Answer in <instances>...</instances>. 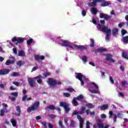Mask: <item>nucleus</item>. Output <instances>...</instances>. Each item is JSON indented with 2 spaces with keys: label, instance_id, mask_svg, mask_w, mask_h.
<instances>
[{
  "label": "nucleus",
  "instance_id": "nucleus-1",
  "mask_svg": "<svg viewBox=\"0 0 128 128\" xmlns=\"http://www.w3.org/2000/svg\"><path fill=\"white\" fill-rule=\"evenodd\" d=\"M98 28H102V32L106 34L105 36L106 40L108 41L110 40V35L112 34V30L108 28L106 26H104L100 24H98Z\"/></svg>",
  "mask_w": 128,
  "mask_h": 128
},
{
  "label": "nucleus",
  "instance_id": "nucleus-2",
  "mask_svg": "<svg viewBox=\"0 0 128 128\" xmlns=\"http://www.w3.org/2000/svg\"><path fill=\"white\" fill-rule=\"evenodd\" d=\"M48 84L50 86V88H56V84L59 86L62 84V82L60 81L57 82L56 80H54L52 78H48Z\"/></svg>",
  "mask_w": 128,
  "mask_h": 128
},
{
  "label": "nucleus",
  "instance_id": "nucleus-3",
  "mask_svg": "<svg viewBox=\"0 0 128 128\" xmlns=\"http://www.w3.org/2000/svg\"><path fill=\"white\" fill-rule=\"evenodd\" d=\"M42 78V76L41 75H39L36 77L34 78H28V80L29 86H30L31 88H34V85L36 84L34 80H40Z\"/></svg>",
  "mask_w": 128,
  "mask_h": 128
},
{
  "label": "nucleus",
  "instance_id": "nucleus-4",
  "mask_svg": "<svg viewBox=\"0 0 128 128\" xmlns=\"http://www.w3.org/2000/svg\"><path fill=\"white\" fill-rule=\"evenodd\" d=\"M12 42H17L16 43V44L18 45V44H22V42H24V39L20 37L16 38L14 36V38L12 40Z\"/></svg>",
  "mask_w": 128,
  "mask_h": 128
},
{
  "label": "nucleus",
  "instance_id": "nucleus-5",
  "mask_svg": "<svg viewBox=\"0 0 128 128\" xmlns=\"http://www.w3.org/2000/svg\"><path fill=\"white\" fill-rule=\"evenodd\" d=\"M60 44L62 46L68 47L70 48H72V46L70 45V43L66 40H60Z\"/></svg>",
  "mask_w": 128,
  "mask_h": 128
},
{
  "label": "nucleus",
  "instance_id": "nucleus-6",
  "mask_svg": "<svg viewBox=\"0 0 128 128\" xmlns=\"http://www.w3.org/2000/svg\"><path fill=\"white\" fill-rule=\"evenodd\" d=\"M99 16L100 18H104L105 20H108L112 18V16L104 13H100Z\"/></svg>",
  "mask_w": 128,
  "mask_h": 128
},
{
  "label": "nucleus",
  "instance_id": "nucleus-7",
  "mask_svg": "<svg viewBox=\"0 0 128 128\" xmlns=\"http://www.w3.org/2000/svg\"><path fill=\"white\" fill-rule=\"evenodd\" d=\"M106 56V60H108V62H114V60L112 59V55L110 54H104Z\"/></svg>",
  "mask_w": 128,
  "mask_h": 128
},
{
  "label": "nucleus",
  "instance_id": "nucleus-8",
  "mask_svg": "<svg viewBox=\"0 0 128 128\" xmlns=\"http://www.w3.org/2000/svg\"><path fill=\"white\" fill-rule=\"evenodd\" d=\"M99 2H102V6H108L109 4H110V2L106 1V0H99Z\"/></svg>",
  "mask_w": 128,
  "mask_h": 128
},
{
  "label": "nucleus",
  "instance_id": "nucleus-9",
  "mask_svg": "<svg viewBox=\"0 0 128 128\" xmlns=\"http://www.w3.org/2000/svg\"><path fill=\"white\" fill-rule=\"evenodd\" d=\"M8 72H10V70L8 69L0 70V76L8 74Z\"/></svg>",
  "mask_w": 128,
  "mask_h": 128
},
{
  "label": "nucleus",
  "instance_id": "nucleus-10",
  "mask_svg": "<svg viewBox=\"0 0 128 128\" xmlns=\"http://www.w3.org/2000/svg\"><path fill=\"white\" fill-rule=\"evenodd\" d=\"M73 46L77 50H86V48L84 46L82 45L74 44Z\"/></svg>",
  "mask_w": 128,
  "mask_h": 128
},
{
  "label": "nucleus",
  "instance_id": "nucleus-11",
  "mask_svg": "<svg viewBox=\"0 0 128 128\" xmlns=\"http://www.w3.org/2000/svg\"><path fill=\"white\" fill-rule=\"evenodd\" d=\"M16 111L17 112V113L15 114V116H20L22 110H20V106H16Z\"/></svg>",
  "mask_w": 128,
  "mask_h": 128
},
{
  "label": "nucleus",
  "instance_id": "nucleus-12",
  "mask_svg": "<svg viewBox=\"0 0 128 128\" xmlns=\"http://www.w3.org/2000/svg\"><path fill=\"white\" fill-rule=\"evenodd\" d=\"M97 2H100V0H94L92 2L88 4L89 6L94 7L96 6Z\"/></svg>",
  "mask_w": 128,
  "mask_h": 128
},
{
  "label": "nucleus",
  "instance_id": "nucleus-13",
  "mask_svg": "<svg viewBox=\"0 0 128 128\" xmlns=\"http://www.w3.org/2000/svg\"><path fill=\"white\" fill-rule=\"evenodd\" d=\"M32 106H34L36 110H38V108H40V102H35Z\"/></svg>",
  "mask_w": 128,
  "mask_h": 128
},
{
  "label": "nucleus",
  "instance_id": "nucleus-14",
  "mask_svg": "<svg viewBox=\"0 0 128 128\" xmlns=\"http://www.w3.org/2000/svg\"><path fill=\"white\" fill-rule=\"evenodd\" d=\"M76 78L79 80H82V78H84V75L81 73H76Z\"/></svg>",
  "mask_w": 128,
  "mask_h": 128
},
{
  "label": "nucleus",
  "instance_id": "nucleus-15",
  "mask_svg": "<svg viewBox=\"0 0 128 128\" xmlns=\"http://www.w3.org/2000/svg\"><path fill=\"white\" fill-rule=\"evenodd\" d=\"M34 58L35 60H44V56H40V55H35Z\"/></svg>",
  "mask_w": 128,
  "mask_h": 128
},
{
  "label": "nucleus",
  "instance_id": "nucleus-16",
  "mask_svg": "<svg viewBox=\"0 0 128 128\" xmlns=\"http://www.w3.org/2000/svg\"><path fill=\"white\" fill-rule=\"evenodd\" d=\"M25 100H32V97L28 98V96L26 95L23 96L22 98V102H25Z\"/></svg>",
  "mask_w": 128,
  "mask_h": 128
},
{
  "label": "nucleus",
  "instance_id": "nucleus-17",
  "mask_svg": "<svg viewBox=\"0 0 128 128\" xmlns=\"http://www.w3.org/2000/svg\"><path fill=\"white\" fill-rule=\"evenodd\" d=\"M86 112V106H82L80 108V111H79L80 114H84Z\"/></svg>",
  "mask_w": 128,
  "mask_h": 128
},
{
  "label": "nucleus",
  "instance_id": "nucleus-18",
  "mask_svg": "<svg viewBox=\"0 0 128 128\" xmlns=\"http://www.w3.org/2000/svg\"><path fill=\"white\" fill-rule=\"evenodd\" d=\"M122 58L126 60H128V53L126 52H122Z\"/></svg>",
  "mask_w": 128,
  "mask_h": 128
},
{
  "label": "nucleus",
  "instance_id": "nucleus-19",
  "mask_svg": "<svg viewBox=\"0 0 128 128\" xmlns=\"http://www.w3.org/2000/svg\"><path fill=\"white\" fill-rule=\"evenodd\" d=\"M86 107L88 108H94V106L92 103H88L86 104Z\"/></svg>",
  "mask_w": 128,
  "mask_h": 128
},
{
  "label": "nucleus",
  "instance_id": "nucleus-20",
  "mask_svg": "<svg viewBox=\"0 0 128 128\" xmlns=\"http://www.w3.org/2000/svg\"><path fill=\"white\" fill-rule=\"evenodd\" d=\"M101 110H108V104H106L100 106Z\"/></svg>",
  "mask_w": 128,
  "mask_h": 128
},
{
  "label": "nucleus",
  "instance_id": "nucleus-21",
  "mask_svg": "<svg viewBox=\"0 0 128 128\" xmlns=\"http://www.w3.org/2000/svg\"><path fill=\"white\" fill-rule=\"evenodd\" d=\"M106 52V48H98L96 50H94V52Z\"/></svg>",
  "mask_w": 128,
  "mask_h": 128
},
{
  "label": "nucleus",
  "instance_id": "nucleus-22",
  "mask_svg": "<svg viewBox=\"0 0 128 128\" xmlns=\"http://www.w3.org/2000/svg\"><path fill=\"white\" fill-rule=\"evenodd\" d=\"M14 64V60H8L5 63L6 66H10V64Z\"/></svg>",
  "mask_w": 128,
  "mask_h": 128
},
{
  "label": "nucleus",
  "instance_id": "nucleus-23",
  "mask_svg": "<svg viewBox=\"0 0 128 128\" xmlns=\"http://www.w3.org/2000/svg\"><path fill=\"white\" fill-rule=\"evenodd\" d=\"M122 40L124 44H128V36L123 37L122 38Z\"/></svg>",
  "mask_w": 128,
  "mask_h": 128
},
{
  "label": "nucleus",
  "instance_id": "nucleus-24",
  "mask_svg": "<svg viewBox=\"0 0 128 128\" xmlns=\"http://www.w3.org/2000/svg\"><path fill=\"white\" fill-rule=\"evenodd\" d=\"M34 110H36V109L32 106L28 107L27 109L28 112H34Z\"/></svg>",
  "mask_w": 128,
  "mask_h": 128
},
{
  "label": "nucleus",
  "instance_id": "nucleus-25",
  "mask_svg": "<svg viewBox=\"0 0 128 128\" xmlns=\"http://www.w3.org/2000/svg\"><path fill=\"white\" fill-rule=\"evenodd\" d=\"M68 105V104H67V103L66 102H60V106H61V108H64L66 106Z\"/></svg>",
  "mask_w": 128,
  "mask_h": 128
},
{
  "label": "nucleus",
  "instance_id": "nucleus-26",
  "mask_svg": "<svg viewBox=\"0 0 128 128\" xmlns=\"http://www.w3.org/2000/svg\"><path fill=\"white\" fill-rule=\"evenodd\" d=\"M72 102L74 106H78V101H76V99L74 98L72 100Z\"/></svg>",
  "mask_w": 128,
  "mask_h": 128
},
{
  "label": "nucleus",
  "instance_id": "nucleus-27",
  "mask_svg": "<svg viewBox=\"0 0 128 128\" xmlns=\"http://www.w3.org/2000/svg\"><path fill=\"white\" fill-rule=\"evenodd\" d=\"M74 98L76 100H80V101L81 100H82V98H84V96H83L82 94H80L78 96H77L76 98Z\"/></svg>",
  "mask_w": 128,
  "mask_h": 128
},
{
  "label": "nucleus",
  "instance_id": "nucleus-28",
  "mask_svg": "<svg viewBox=\"0 0 128 128\" xmlns=\"http://www.w3.org/2000/svg\"><path fill=\"white\" fill-rule=\"evenodd\" d=\"M92 14H94V16H96V14H98V9L96 8H92Z\"/></svg>",
  "mask_w": 128,
  "mask_h": 128
},
{
  "label": "nucleus",
  "instance_id": "nucleus-29",
  "mask_svg": "<svg viewBox=\"0 0 128 128\" xmlns=\"http://www.w3.org/2000/svg\"><path fill=\"white\" fill-rule=\"evenodd\" d=\"M18 56H26V54L22 50H20V52L18 54Z\"/></svg>",
  "mask_w": 128,
  "mask_h": 128
},
{
  "label": "nucleus",
  "instance_id": "nucleus-30",
  "mask_svg": "<svg viewBox=\"0 0 128 128\" xmlns=\"http://www.w3.org/2000/svg\"><path fill=\"white\" fill-rule=\"evenodd\" d=\"M10 122L13 126L14 127L16 126V120H14V119H11Z\"/></svg>",
  "mask_w": 128,
  "mask_h": 128
},
{
  "label": "nucleus",
  "instance_id": "nucleus-31",
  "mask_svg": "<svg viewBox=\"0 0 128 128\" xmlns=\"http://www.w3.org/2000/svg\"><path fill=\"white\" fill-rule=\"evenodd\" d=\"M118 28H114L112 30V34L113 36H116L118 34Z\"/></svg>",
  "mask_w": 128,
  "mask_h": 128
},
{
  "label": "nucleus",
  "instance_id": "nucleus-32",
  "mask_svg": "<svg viewBox=\"0 0 128 128\" xmlns=\"http://www.w3.org/2000/svg\"><path fill=\"white\" fill-rule=\"evenodd\" d=\"M47 108L51 110H56V107L54 105H50Z\"/></svg>",
  "mask_w": 128,
  "mask_h": 128
},
{
  "label": "nucleus",
  "instance_id": "nucleus-33",
  "mask_svg": "<svg viewBox=\"0 0 128 128\" xmlns=\"http://www.w3.org/2000/svg\"><path fill=\"white\" fill-rule=\"evenodd\" d=\"M90 48H94V40L92 38H90Z\"/></svg>",
  "mask_w": 128,
  "mask_h": 128
},
{
  "label": "nucleus",
  "instance_id": "nucleus-34",
  "mask_svg": "<svg viewBox=\"0 0 128 128\" xmlns=\"http://www.w3.org/2000/svg\"><path fill=\"white\" fill-rule=\"evenodd\" d=\"M90 92L92 94H100V90H90Z\"/></svg>",
  "mask_w": 128,
  "mask_h": 128
},
{
  "label": "nucleus",
  "instance_id": "nucleus-35",
  "mask_svg": "<svg viewBox=\"0 0 128 128\" xmlns=\"http://www.w3.org/2000/svg\"><path fill=\"white\" fill-rule=\"evenodd\" d=\"M77 118L78 120L80 123L84 122V119H82V116H80V115H77Z\"/></svg>",
  "mask_w": 128,
  "mask_h": 128
},
{
  "label": "nucleus",
  "instance_id": "nucleus-36",
  "mask_svg": "<svg viewBox=\"0 0 128 128\" xmlns=\"http://www.w3.org/2000/svg\"><path fill=\"white\" fill-rule=\"evenodd\" d=\"M64 108L65 110V114H68V112L70 110V108L68 107V105H67Z\"/></svg>",
  "mask_w": 128,
  "mask_h": 128
},
{
  "label": "nucleus",
  "instance_id": "nucleus-37",
  "mask_svg": "<svg viewBox=\"0 0 128 128\" xmlns=\"http://www.w3.org/2000/svg\"><path fill=\"white\" fill-rule=\"evenodd\" d=\"M20 76V74L18 72H14L10 74V76Z\"/></svg>",
  "mask_w": 128,
  "mask_h": 128
},
{
  "label": "nucleus",
  "instance_id": "nucleus-38",
  "mask_svg": "<svg viewBox=\"0 0 128 128\" xmlns=\"http://www.w3.org/2000/svg\"><path fill=\"white\" fill-rule=\"evenodd\" d=\"M70 126H72V128H74V126H76V122L74 120H71Z\"/></svg>",
  "mask_w": 128,
  "mask_h": 128
},
{
  "label": "nucleus",
  "instance_id": "nucleus-39",
  "mask_svg": "<svg viewBox=\"0 0 128 128\" xmlns=\"http://www.w3.org/2000/svg\"><path fill=\"white\" fill-rule=\"evenodd\" d=\"M24 64V62L22 60H20L17 62V66H22V64Z\"/></svg>",
  "mask_w": 128,
  "mask_h": 128
},
{
  "label": "nucleus",
  "instance_id": "nucleus-40",
  "mask_svg": "<svg viewBox=\"0 0 128 128\" xmlns=\"http://www.w3.org/2000/svg\"><path fill=\"white\" fill-rule=\"evenodd\" d=\"M48 76H50V72H46L43 74L44 78H46V77Z\"/></svg>",
  "mask_w": 128,
  "mask_h": 128
},
{
  "label": "nucleus",
  "instance_id": "nucleus-41",
  "mask_svg": "<svg viewBox=\"0 0 128 128\" xmlns=\"http://www.w3.org/2000/svg\"><path fill=\"white\" fill-rule=\"evenodd\" d=\"M91 86H92L94 88H96V90H98V86L94 82L91 83Z\"/></svg>",
  "mask_w": 128,
  "mask_h": 128
},
{
  "label": "nucleus",
  "instance_id": "nucleus-42",
  "mask_svg": "<svg viewBox=\"0 0 128 128\" xmlns=\"http://www.w3.org/2000/svg\"><path fill=\"white\" fill-rule=\"evenodd\" d=\"M66 90H68V92H76L74 88H66Z\"/></svg>",
  "mask_w": 128,
  "mask_h": 128
},
{
  "label": "nucleus",
  "instance_id": "nucleus-43",
  "mask_svg": "<svg viewBox=\"0 0 128 128\" xmlns=\"http://www.w3.org/2000/svg\"><path fill=\"white\" fill-rule=\"evenodd\" d=\"M10 94L11 96H15L16 98L18 96V92H12Z\"/></svg>",
  "mask_w": 128,
  "mask_h": 128
},
{
  "label": "nucleus",
  "instance_id": "nucleus-44",
  "mask_svg": "<svg viewBox=\"0 0 128 128\" xmlns=\"http://www.w3.org/2000/svg\"><path fill=\"white\" fill-rule=\"evenodd\" d=\"M122 36H124L126 34H128V31H126V30L123 29L121 31Z\"/></svg>",
  "mask_w": 128,
  "mask_h": 128
},
{
  "label": "nucleus",
  "instance_id": "nucleus-45",
  "mask_svg": "<svg viewBox=\"0 0 128 128\" xmlns=\"http://www.w3.org/2000/svg\"><path fill=\"white\" fill-rule=\"evenodd\" d=\"M32 40H33L32 38L29 39L28 40H27V42H26L28 46H30V44H32Z\"/></svg>",
  "mask_w": 128,
  "mask_h": 128
},
{
  "label": "nucleus",
  "instance_id": "nucleus-46",
  "mask_svg": "<svg viewBox=\"0 0 128 128\" xmlns=\"http://www.w3.org/2000/svg\"><path fill=\"white\" fill-rule=\"evenodd\" d=\"M0 116H4V110L2 109L0 111Z\"/></svg>",
  "mask_w": 128,
  "mask_h": 128
},
{
  "label": "nucleus",
  "instance_id": "nucleus-47",
  "mask_svg": "<svg viewBox=\"0 0 128 128\" xmlns=\"http://www.w3.org/2000/svg\"><path fill=\"white\" fill-rule=\"evenodd\" d=\"M63 94L66 96V98H70V93L64 92L63 93Z\"/></svg>",
  "mask_w": 128,
  "mask_h": 128
},
{
  "label": "nucleus",
  "instance_id": "nucleus-48",
  "mask_svg": "<svg viewBox=\"0 0 128 128\" xmlns=\"http://www.w3.org/2000/svg\"><path fill=\"white\" fill-rule=\"evenodd\" d=\"M58 124L61 128H64V126H62V120H60L58 122Z\"/></svg>",
  "mask_w": 128,
  "mask_h": 128
},
{
  "label": "nucleus",
  "instance_id": "nucleus-49",
  "mask_svg": "<svg viewBox=\"0 0 128 128\" xmlns=\"http://www.w3.org/2000/svg\"><path fill=\"white\" fill-rule=\"evenodd\" d=\"M82 14L83 16H86V10H82Z\"/></svg>",
  "mask_w": 128,
  "mask_h": 128
},
{
  "label": "nucleus",
  "instance_id": "nucleus-50",
  "mask_svg": "<svg viewBox=\"0 0 128 128\" xmlns=\"http://www.w3.org/2000/svg\"><path fill=\"white\" fill-rule=\"evenodd\" d=\"M80 114V112L78 111V112H74L72 113V116H76V114Z\"/></svg>",
  "mask_w": 128,
  "mask_h": 128
},
{
  "label": "nucleus",
  "instance_id": "nucleus-51",
  "mask_svg": "<svg viewBox=\"0 0 128 128\" xmlns=\"http://www.w3.org/2000/svg\"><path fill=\"white\" fill-rule=\"evenodd\" d=\"M98 128H104V124H102V123H98Z\"/></svg>",
  "mask_w": 128,
  "mask_h": 128
},
{
  "label": "nucleus",
  "instance_id": "nucleus-52",
  "mask_svg": "<svg viewBox=\"0 0 128 128\" xmlns=\"http://www.w3.org/2000/svg\"><path fill=\"white\" fill-rule=\"evenodd\" d=\"M82 61L84 62H86V60H88V57H86V56H84L82 57Z\"/></svg>",
  "mask_w": 128,
  "mask_h": 128
},
{
  "label": "nucleus",
  "instance_id": "nucleus-53",
  "mask_svg": "<svg viewBox=\"0 0 128 128\" xmlns=\"http://www.w3.org/2000/svg\"><path fill=\"white\" fill-rule=\"evenodd\" d=\"M49 117L50 118H52V120H54V118H56V116L54 114H52L50 115Z\"/></svg>",
  "mask_w": 128,
  "mask_h": 128
},
{
  "label": "nucleus",
  "instance_id": "nucleus-54",
  "mask_svg": "<svg viewBox=\"0 0 128 128\" xmlns=\"http://www.w3.org/2000/svg\"><path fill=\"white\" fill-rule=\"evenodd\" d=\"M110 82L112 84H114V78H112V77H110Z\"/></svg>",
  "mask_w": 128,
  "mask_h": 128
},
{
  "label": "nucleus",
  "instance_id": "nucleus-55",
  "mask_svg": "<svg viewBox=\"0 0 128 128\" xmlns=\"http://www.w3.org/2000/svg\"><path fill=\"white\" fill-rule=\"evenodd\" d=\"M109 114H110L109 118H112V115L114 114V113L110 111L109 112Z\"/></svg>",
  "mask_w": 128,
  "mask_h": 128
},
{
  "label": "nucleus",
  "instance_id": "nucleus-56",
  "mask_svg": "<svg viewBox=\"0 0 128 128\" xmlns=\"http://www.w3.org/2000/svg\"><path fill=\"white\" fill-rule=\"evenodd\" d=\"M13 52H14V54H18V50H16V48H13Z\"/></svg>",
  "mask_w": 128,
  "mask_h": 128
},
{
  "label": "nucleus",
  "instance_id": "nucleus-57",
  "mask_svg": "<svg viewBox=\"0 0 128 128\" xmlns=\"http://www.w3.org/2000/svg\"><path fill=\"white\" fill-rule=\"evenodd\" d=\"M86 114L88 116L90 112V109H88L86 110Z\"/></svg>",
  "mask_w": 128,
  "mask_h": 128
},
{
  "label": "nucleus",
  "instance_id": "nucleus-58",
  "mask_svg": "<svg viewBox=\"0 0 128 128\" xmlns=\"http://www.w3.org/2000/svg\"><path fill=\"white\" fill-rule=\"evenodd\" d=\"M86 128H90V122H88V121H86Z\"/></svg>",
  "mask_w": 128,
  "mask_h": 128
},
{
  "label": "nucleus",
  "instance_id": "nucleus-59",
  "mask_svg": "<svg viewBox=\"0 0 128 128\" xmlns=\"http://www.w3.org/2000/svg\"><path fill=\"white\" fill-rule=\"evenodd\" d=\"M123 26H124V22L120 23L118 25L119 28H122Z\"/></svg>",
  "mask_w": 128,
  "mask_h": 128
},
{
  "label": "nucleus",
  "instance_id": "nucleus-60",
  "mask_svg": "<svg viewBox=\"0 0 128 128\" xmlns=\"http://www.w3.org/2000/svg\"><path fill=\"white\" fill-rule=\"evenodd\" d=\"M80 102H82V104H84V102H86V100L84 99V98H82L80 100Z\"/></svg>",
  "mask_w": 128,
  "mask_h": 128
},
{
  "label": "nucleus",
  "instance_id": "nucleus-61",
  "mask_svg": "<svg viewBox=\"0 0 128 128\" xmlns=\"http://www.w3.org/2000/svg\"><path fill=\"white\" fill-rule=\"evenodd\" d=\"M38 67H34L32 70V72H34L36 70H38Z\"/></svg>",
  "mask_w": 128,
  "mask_h": 128
},
{
  "label": "nucleus",
  "instance_id": "nucleus-62",
  "mask_svg": "<svg viewBox=\"0 0 128 128\" xmlns=\"http://www.w3.org/2000/svg\"><path fill=\"white\" fill-rule=\"evenodd\" d=\"M92 22L94 24H96L97 22H96V19L93 18L92 20Z\"/></svg>",
  "mask_w": 128,
  "mask_h": 128
},
{
  "label": "nucleus",
  "instance_id": "nucleus-63",
  "mask_svg": "<svg viewBox=\"0 0 128 128\" xmlns=\"http://www.w3.org/2000/svg\"><path fill=\"white\" fill-rule=\"evenodd\" d=\"M16 97H11L10 98V100L12 102H14V100H16Z\"/></svg>",
  "mask_w": 128,
  "mask_h": 128
},
{
  "label": "nucleus",
  "instance_id": "nucleus-64",
  "mask_svg": "<svg viewBox=\"0 0 128 128\" xmlns=\"http://www.w3.org/2000/svg\"><path fill=\"white\" fill-rule=\"evenodd\" d=\"M100 116H101V118H106V116L104 114H102L100 115Z\"/></svg>",
  "mask_w": 128,
  "mask_h": 128
}]
</instances>
